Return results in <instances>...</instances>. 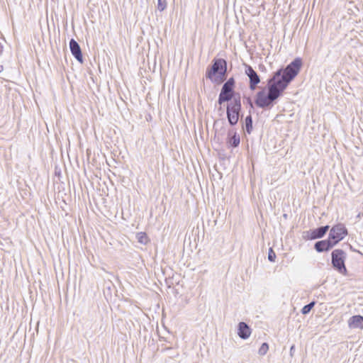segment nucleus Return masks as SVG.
<instances>
[{"mask_svg": "<svg viewBox=\"0 0 363 363\" xmlns=\"http://www.w3.org/2000/svg\"><path fill=\"white\" fill-rule=\"evenodd\" d=\"M302 66V60L295 58L285 68L274 72L267 79V86L256 94L255 104L259 108L270 109L282 96L288 85L298 75Z\"/></svg>", "mask_w": 363, "mask_h": 363, "instance_id": "f257e3e1", "label": "nucleus"}, {"mask_svg": "<svg viewBox=\"0 0 363 363\" xmlns=\"http://www.w3.org/2000/svg\"><path fill=\"white\" fill-rule=\"evenodd\" d=\"M227 65L225 60L214 58L206 69V77L214 83L221 84L227 79Z\"/></svg>", "mask_w": 363, "mask_h": 363, "instance_id": "f03ea898", "label": "nucleus"}, {"mask_svg": "<svg viewBox=\"0 0 363 363\" xmlns=\"http://www.w3.org/2000/svg\"><path fill=\"white\" fill-rule=\"evenodd\" d=\"M235 81L233 77L229 78L223 85L218 96V103L222 105L225 102H231L238 99L235 89Z\"/></svg>", "mask_w": 363, "mask_h": 363, "instance_id": "7ed1b4c3", "label": "nucleus"}, {"mask_svg": "<svg viewBox=\"0 0 363 363\" xmlns=\"http://www.w3.org/2000/svg\"><path fill=\"white\" fill-rule=\"evenodd\" d=\"M242 105L240 101V96L238 94V99H235L233 101L227 105L226 114L229 124L231 126L235 125L240 118Z\"/></svg>", "mask_w": 363, "mask_h": 363, "instance_id": "20e7f679", "label": "nucleus"}, {"mask_svg": "<svg viewBox=\"0 0 363 363\" xmlns=\"http://www.w3.org/2000/svg\"><path fill=\"white\" fill-rule=\"evenodd\" d=\"M346 253L340 249H336L331 253V262L333 267L339 273L346 275L347 269L345 264Z\"/></svg>", "mask_w": 363, "mask_h": 363, "instance_id": "39448f33", "label": "nucleus"}, {"mask_svg": "<svg viewBox=\"0 0 363 363\" xmlns=\"http://www.w3.org/2000/svg\"><path fill=\"white\" fill-rule=\"evenodd\" d=\"M348 231L345 225L339 223L333 225L329 233L328 237L337 245L347 235Z\"/></svg>", "mask_w": 363, "mask_h": 363, "instance_id": "423d86ee", "label": "nucleus"}, {"mask_svg": "<svg viewBox=\"0 0 363 363\" xmlns=\"http://www.w3.org/2000/svg\"><path fill=\"white\" fill-rule=\"evenodd\" d=\"M330 228L329 225L320 226L313 230L306 231L304 238L307 240H316L322 238Z\"/></svg>", "mask_w": 363, "mask_h": 363, "instance_id": "0eeeda50", "label": "nucleus"}, {"mask_svg": "<svg viewBox=\"0 0 363 363\" xmlns=\"http://www.w3.org/2000/svg\"><path fill=\"white\" fill-rule=\"evenodd\" d=\"M245 74L249 77V87L253 91L256 89L257 85L260 82V77L256 71L250 66L246 65Z\"/></svg>", "mask_w": 363, "mask_h": 363, "instance_id": "6e6552de", "label": "nucleus"}, {"mask_svg": "<svg viewBox=\"0 0 363 363\" xmlns=\"http://www.w3.org/2000/svg\"><path fill=\"white\" fill-rule=\"evenodd\" d=\"M336 244L328 237L326 240L317 241L314 245L315 250L318 252H327Z\"/></svg>", "mask_w": 363, "mask_h": 363, "instance_id": "1a4fd4ad", "label": "nucleus"}, {"mask_svg": "<svg viewBox=\"0 0 363 363\" xmlns=\"http://www.w3.org/2000/svg\"><path fill=\"white\" fill-rule=\"evenodd\" d=\"M69 49L72 55L74 57V58L80 63H82L83 55L81 48L79 43L73 38L69 41Z\"/></svg>", "mask_w": 363, "mask_h": 363, "instance_id": "9d476101", "label": "nucleus"}, {"mask_svg": "<svg viewBox=\"0 0 363 363\" xmlns=\"http://www.w3.org/2000/svg\"><path fill=\"white\" fill-rule=\"evenodd\" d=\"M348 326L351 329H363V316L355 315L348 320Z\"/></svg>", "mask_w": 363, "mask_h": 363, "instance_id": "9b49d317", "label": "nucleus"}, {"mask_svg": "<svg viewBox=\"0 0 363 363\" xmlns=\"http://www.w3.org/2000/svg\"><path fill=\"white\" fill-rule=\"evenodd\" d=\"M251 334V329L245 322H240L238 326V335L243 340L247 339Z\"/></svg>", "mask_w": 363, "mask_h": 363, "instance_id": "f8f14e48", "label": "nucleus"}, {"mask_svg": "<svg viewBox=\"0 0 363 363\" xmlns=\"http://www.w3.org/2000/svg\"><path fill=\"white\" fill-rule=\"evenodd\" d=\"M228 143L233 147H236L240 145V135L234 130H230L228 133Z\"/></svg>", "mask_w": 363, "mask_h": 363, "instance_id": "ddd939ff", "label": "nucleus"}, {"mask_svg": "<svg viewBox=\"0 0 363 363\" xmlns=\"http://www.w3.org/2000/svg\"><path fill=\"white\" fill-rule=\"evenodd\" d=\"M245 131L248 134L251 133L253 127H252V118L250 114L247 116L245 119Z\"/></svg>", "mask_w": 363, "mask_h": 363, "instance_id": "4468645a", "label": "nucleus"}, {"mask_svg": "<svg viewBox=\"0 0 363 363\" xmlns=\"http://www.w3.org/2000/svg\"><path fill=\"white\" fill-rule=\"evenodd\" d=\"M138 242L146 245L149 241V238L145 233H138L136 235Z\"/></svg>", "mask_w": 363, "mask_h": 363, "instance_id": "2eb2a0df", "label": "nucleus"}, {"mask_svg": "<svg viewBox=\"0 0 363 363\" xmlns=\"http://www.w3.org/2000/svg\"><path fill=\"white\" fill-rule=\"evenodd\" d=\"M315 304V301H311V303L306 304L301 309V313L303 315H306V314L309 313L310 311H311V309L314 307Z\"/></svg>", "mask_w": 363, "mask_h": 363, "instance_id": "dca6fc26", "label": "nucleus"}, {"mask_svg": "<svg viewBox=\"0 0 363 363\" xmlns=\"http://www.w3.org/2000/svg\"><path fill=\"white\" fill-rule=\"evenodd\" d=\"M269 350V345L267 342H264L262 344L261 347L259 349L258 353L259 355H264Z\"/></svg>", "mask_w": 363, "mask_h": 363, "instance_id": "f3484780", "label": "nucleus"}, {"mask_svg": "<svg viewBox=\"0 0 363 363\" xmlns=\"http://www.w3.org/2000/svg\"><path fill=\"white\" fill-rule=\"evenodd\" d=\"M167 1L166 0H157V8L160 11H163L167 8Z\"/></svg>", "mask_w": 363, "mask_h": 363, "instance_id": "a211bd4d", "label": "nucleus"}, {"mask_svg": "<svg viewBox=\"0 0 363 363\" xmlns=\"http://www.w3.org/2000/svg\"><path fill=\"white\" fill-rule=\"evenodd\" d=\"M268 259L269 262H274L276 259V253L272 247L269 249L268 252Z\"/></svg>", "mask_w": 363, "mask_h": 363, "instance_id": "6ab92c4d", "label": "nucleus"}, {"mask_svg": "<svg viewBox=\"0 0 363 363\" xmlns=\"http://www.w3.org/2000/svg\"><path fill=\"white\" fill-rule=\"evenodd\" d=\"M247 103L250 106L251 108H253V104L250 97L246 98Z\"/></svg>", "mask_w": 363, "mask_h": 363, "instance_id": "aec40b11", "label": "nucleus"}, {"mask_svg": "<svg viewBox=\"0 0 363 363\" xmlns=\"http://www.w3.org/2000/svg\"><path fill=\"white\" fill-rule=\"evenodd\" d=\"M3 48H3V45H2V44L0 43V55H1V54H2V52H3Z\"/></svg>", "mask_w": 363, "mask_h": 363, "instance_id": "412c9836", "label": "nucleus"}, {"mask_svg": "<svg viewBox=\"0 0 363 363\" xmlns=\"http://www.w3.org/2000/svg\"><path fill=\"white\" fill-rule=\"evenodd\" d=\"M4 69V67L2 65H0V72H1Z\"/></svg>", "mask_w": 363, "mask_h": 363, "instance_id": "4be33fe9", "label": "nucleus"}, {"mask_svg": "<svg viewBox=\"0 0 363 363\" xmlns=\"http://www.w3.org/2000/svg\"><path fill=\"white\" fill-rule=\"evenodd\" d=\"M294 345H292V346L291 347V349H290L291 352L292 350H294Z\"/></svg>", "mask_w": 363, "mask_h": 363, "instance_id": "5701e85b", "label": "nucleus"}]
</instances>
